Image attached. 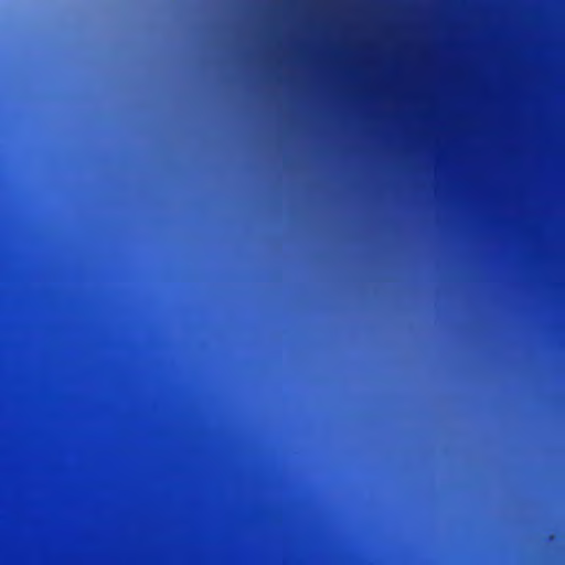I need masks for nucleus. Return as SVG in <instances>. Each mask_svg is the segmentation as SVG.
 Returning a JSON list of instances; mask_svg holds the SVG:
<instances>
[{
	"label": "nucleus",
	"instance_id": "nucleus-1",
	"mask_svg": "<svg viewBox=\"0 0 565 565\" xmlns=\"http://www.w3.org/2000/svg\"><path fill=\"white\" fill-rule=\"evenodd\" d=\"M75 178V174H72ZM75 280V271L73 270V281ZM75 311V291L73 290V312ZM73 397H75V339L73 338Z\"/></svg>",
	"mask_w": 565,
	"mask_h": 565
},
{
	"label": "nucleus",
	"instance_id": "nucleus-2",
	"mask_svg": "<svg viewBox=\"0 0 565 565\" xmlns=\"http://www.w3.org/2000/svg\"><path fill=\"white\" fill-rule=\"evenodd\" d=\"M72 167H73V168L75 167V163H74V162L72 163Z\"/></svg>",
	"mask_w": 565,
	"mask_h": 565
}]
</instances>
